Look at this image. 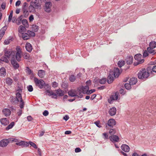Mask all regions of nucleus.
Returning <instances> with one entry per match:
<instances>
[{"mask_svg": "<svg viewBox=\"0 0 156 156\" xmlns=\"http://www.w3.org/2000/svg\"><path fill=\"white\" fill-rule=\"evenodd\" d=\"M56 93H55L52 91H50L49 90H46V94L49 96H51V98H53L57 99L58 96L61 97L64 95L65 92L64 91L60 89H58L55 90Z\"/></svg>", "mask_w": 156, "mask_h": 156, "instance_id": "f257e3e1", "label": "nucleus"}, {"mask_svg": "<svg viewBox=\"0 0 156 156\" xmlns=\"http://www.w3.org/2000/svg\"><path fill=\"white\" fill-rule=\"evenodd\" d=\"M150 73V72L146 71L145 69H142L138 73V77L139 79L144 80L149 76Z\"/></svg>", "mask_w": 156, "mask_h": 156, "instance_id": "f03ea898", "label": "nucleus"}, {"mask_svg": "<svg viewBox=\"0 0 156 156\" xmlns=\"http://www.w3.org/2000/svg\"><path fill=\"white\" fill-rule=\"evenodd\" d=\"M34 82L36 86L39 87L40 88H42L45 84L44 81L42 80H38L36 77L34 78Z\"/></svg>", "mask_w": 156, "mask_h": 156, "instance_id": "7ed1b4c3", "label": "nucleus"}, {"mask_svg": "<svg viewBox=\"0 0 156 156\" xmlns=\"http://www.w3.org/2000/svg\"><path fill=\"white\" fill-rule=\"evenodd\" d=\"M116 122L115 120L113 119H111L108 120V122L105 124V127L107 129H109L108 127L112 128L114 126L116 125Z\"/></svg>", "mask_w": 156, "mask_h": 156, "instance_id": "20e7f679", "label": "nucleus"}, {"mask_svg": "<svg viewBox=\"0 0 156 156\" xmlns=\"http://www.w3.org/2000/svg\"><path fill=\"white\" fill-rule=\"evenodd\" d=\"M142 55L140 54H137L134 56V58L135 60L137 61V64L135 65H137L143 63L144 62V59H141Z\"/></svg>", "mask_w": 156, "mask_h": 156, "instance_id": "39448f33", "label": "nucleus"}, {"mask_svg": "<svg viewBox=\"0 0 156 156\" xmlns=\"http://www.w3.org/2000/svg\"><path fill=\"white\" fill-rule=\"evenodd\" d=\"M9 142V138L3 139L0 142V146L3 147H6Z\"/></svg>", "mask_w": 156, "mask_h": 156, "instance_id": "423d86ee", "label": "nucleus"}, {"mask_svg": "<svg viewBox=\"0 0 156 156\" xmlns=\"http://www.w3.org/2000/svg\"><path fill=\"white\" fill-rule=\"evenodd\" d=\"M114 75L113 72H110L108 77L107 82L108 83H111L114 80Z\"/></svg>", "mask_w": 156, "mask_h": 156, "instance_id": "0eeeda50", "label": "nucleus"}, {"mask_svg": "<svg viewBox=\"0 0 156 156\" xmlns=\"http://www.w3.org/2000/svg\"><path fill=\"white\" fill-rule=\"evenodd\" d=\"M109 139L113 143L118 142L119 140V137L116 135L110 136L109 137Z\"/></svg>", "mask_w": 156, "mask_h": 156, "instance_id": "6e6552de", "label": "nucleus"}, {"mask_svg": "<svg viewBox=\"0 0 156 156\" xmlns=\"http://www.w3.org/2000/svg\"><path fill=\"white\" fill-rule=\"evenodd\" d=\"M51 3L50 2H46L45 3L44 7L45 11L49 12L51 10Z\"/></svg>", "mask_w": 156, "mask_h": 156, "instance_id": "1a4fd4ad", "label": "nucleus"}, {"mask_svg": "<svg viewBox=\"0 0 156 156\" xmlns=\"http://www.w3.org/2000/svg\"><path fill=\"white\" fill-rule=\"evenodd\" d=\"M147 71L151 73L152 72L156 73V65L151 66L148 67L147 68Z\"/></svg>", "mask_w": 156, "mask_h": 156, "instance_id": "9d476101", "label": "nucleus"}, {"mask_svg": "<svg viewBox=\"0 0 156 156\" xmlns=\"http://www.w3.org/2000/svg\"><path fill=\"white\" fill-rule=\"evenodd\" d=\"M16 144L17 145L21 146L22 147H28L29 146V144L27 142L24 141H21L18 143H16Z\"/></svg>", "mask_w": 156, "mask_h": 156, "instance_id": "9b49d317", "label": "nucleus"}, {"mask_svg": "<svg viewBox=\"0 0 156 156\" xmlns=\"http://www.w3.org/2000/svg\"><path fill=\"white\" fill-rule=\"evenodd\" d=\"M11 63L15 69H17L19 67V64L15 59H12L11 61Z\"/></svg>", "mask_w": 156, "mask_h": 156, "instance_id": "f8f14e48", "label": "nucleus"}, {"mask_svg": "<svg viewBox=\"0 0 156 156\" xmlns=\"http://www.w3.org/2000/svg\"><path fill=\"white\" fill-rule=\"evenodd\" d=\"M121 71L120 72L119 68H115L114 69L113 74L115 77H118L120 74Z\"/></svg>", "mask_w": 156, "mask_h": 156, "instance_id": "ddd939ff", "label": "nucleus"}, {"mask_svg": "<svg viewBox=\"0 0 156 156\" xmlns=\"http://www.w3.org/2000/svg\"><path fill=\"white\" fill-rule=\"evenodd\" d=\"M4 55L7 58H9L12 55V52L9 50H5V54Z\"/></svg>", "mask_w": 156, "mask_h": 156, "instance_id": "4468645a", "label": "nucleus"}, {"mask_svg": "<svg viewBox=\"0 0 156 156\" xmlns=\"http://www.w3.org/2000/svg\"><path fill=\"white\" fill-rule=\"evenodd\" d=\"M68 95L71 97H74L77 96V94L75 90H71L68 92Z\"/></svg>", "mask_w": 156, "mask_h": 156, "instance_id": "2eb2a0df", "label": "nucleus"}, {"mask_svg": "<svg viewBox=\"0 0 156 156\" xmlns=\"http://www.w3.org/2000/svg\"><path fill=\"white\" fill-rule=\"evenodd\" d=\"M121 148L122 150L125 152H128L129 151L130 148L126 144L122 145Z\"/></svg>", "mask_w": 156, "mask_h": 156, "instance_id": "dca6fc26", "label": "nucleus"}, {"mask_svg": "<svg viewBox=\"0 0 156 156\" xmlns=\"http://www.w3.org/2000/svg\"><path fill=\"white\" fill-rule=\"evenodd\" d=\"M0 122L2 125L4 126L7 125L9 123V120L6 118L1 119H0Z\"/></svg>", "mask_w": 156, "mask_h": 156, "instance_id": "f3484780", "label": "nucleus"}, {"mask_svg": "<svg viewBox=\"0 0 156 156\" xmlns=\"http://www.w3.org/2000/svg\"><path fill=\"white\" fill-rule=\"evenodd\" d=\"M36 9H38L41 6V4L39 2V0H35L33 3V5Z\"/></svg>", "mask_w": 156, "mask_h": 156, "instance_id": "a211bd4d", "label": "nucleus"}, {"mask_svg": "<svg viewBox=\"0 0 156 156\" xmlns=\"http://www.w3.org/2000/svg\"><path fill=\"white\" fill-rule=\"evenodd\" d=\"M15 96H11L9 98L11 103L13 105H16L18 104L17 100L15 98Z\"/></svg>", "mask_w": 156, "mask_h": 156, "instance_id": "6ab92c4d", "label": "nucleus"}, {"mask_svg": "<svg viewBox=\"0 0 156 156\" xmlns=\"http://www.w3.org/2000/svg\"><path fill=\"white\" fill-rule=\"evenodd\" d=\"M25 48L27 51L30 52L32 50V45L29 43H27L25 45Z\"/></svg>", "mask_w": 156, "mask_h": 156, "instance_id": "aec40b11", "label": "nucleus"}, {"mask_svg": "<svg viewBox=\"0 0 156 156\" xmlns=\"http://www.w3.org/2000/svg\"><path fill=\"white\" fill-rule=\"evenodd\" d=\"M116 111V108L115 107H112L109 109V113L111 116H113L115 114Z\"/></svg>", "mask_w": 156, "mask_h": 156, "instance_id": "412c9836", "label": "nucleus"}, {"mask_svg": "<svg viewBox=\"0 0 156 156\" xmlns=\"http://www.w3.org/2000/svg\"><path fill=\"white\" fill-rule=\"evenodd\" d=\"M45 75V71L43 70H39L38 72V75L41 78L44 77Z\"/></svg>", "mask_w": 156, "mask_h": 156, "instance_id": "4be33fe9", "label": "nucleus"}, {"mask_svg": "<svg viewBox=\"0 0 156 156\" xmlns=\"http://www.w3.org/2000/svg\"><path fill=\"white\" fill-rule=\"evenodd\" d=\"M2 112L5 116H8L11 114V111L8 108L4 109L2 110Z\"/></svg>", "mask_w": 156, "mask_h": 156, "instance_id": "5701e85b", "label": "nucleus"}, {"mask_svg": "<svg viewBox=\"0 0 156 156\" xmlns=\"http://www.w3.org/2000/svg\"><path fill=\"white\" fill-rule=\"evenodd\" d=\"M133 58L132 56H128L126 58V63L127 64L130 65L133 63Z\"/></svg>", "mask_w": 156, "mask_h": 156, "instance_id": "b1692460", "label": "nucleus"}, {"mask_svg": "<svg viewBox=\"0 0 156 156\" xmlns=\"http://www.w3.org/2000/svg\"><path fill=\"white\" fill-rule=\"evenodd\" d=\"M16 96L15 97V98L17 100V102L19 103V102L22 100V96L21 94L19 92H17L16 94Z\"/></svg>", "mask_w": 156, "mask_h": 156, "instance_id": "393cba45", "label": "nucleus"}, {"mask_svg": "<svg viewBox=\"0 0 156 156\" xmlns=\"http://www.w3.org/2000/svg\"><path fill=\"white\" fill-rule=\"evenodd\" d=\"M89 89V87L87 85H86L84 87L82 86L80 88V91H81V92H82V93L84 94V92H86L87 91H88Z\"/></svg>", "mask_w": 156, "mask_h": 156, "instance_id": "a878e982", "label": "nucleus"}, {"mask_svg": "<svg viewBox=\"0 0 156 156\" xmlns=\"http://www.w3.org/2000/svg\"><path fill=\"white\" fill-rule=\"evenodd\" d=\"M6 75V70L4 67L0 69V76H5Z\"/></svg>", "mask_w": 156, "mask_h": 156, "instance_id": "bb28decb", "label": "nucleus"}, {"mask_svg": "<svg viewBox=\"0 0 156 156\" xmlns=\"http://www.w3.org/2000/svg\"><path fill=\"white\" fill-rule=\"evenodd\" d=\"M21 53H20L18 52L16 53L15 57L17 61L18 62L21 61Z\"/></svg>", "mask_w": 156, "mask_h": 156, "instance_id": "cd10ccee", "label": "nucleus"}, {"mask_svg": "<svg viewBox=\"0 0 156 156\" xmlns=\"http://www.w3.org/2000/svg\"><path fill=\"white\" fill-rule=\"evenodd\" d=\"M137 82V79L135 77H133L130 79L129 83L132 85L135 84Z\"/></svg>", "mask_w": 156, "mask_h": 156, "instance_id": "c85d7f7f", "label": "nucleus"}, {"mask_svg": "<svg viewBox=\"0 0 156 156\" xmlns=\"http://www.w3.org/2000/svg\"><path fill=\"white\" fill-rule=\"evenodd\" d=\"M22 37L24 40H28L30 38L29 35L27 33H22Z\"/></svg>", "mask_w": 156, "mask_h": 156, "instance_id": "c756f323", "label": "nucleus"}, {"mask_svg": "<svg viewBox=\"0 0 156 156\" xmlns=\"http://www.w3.org/2000/svg\"><path fill=\"white\" fill-rule=\"evenodd\" d=\"M118 95L119 93L116 92L114 95L112 96V97L110 98L112 100H116L118 99Z\"/></svg>", "mask_w": 156, "mask_h": 156, "instance_id": "7c9ffc66", "label": "nucleus"}, {"mask_svg": "<svg viewBox=\"0 0 156 156\" xmlns=\"http://www.w3.org/2000/svg\"><path fill=\"white\" fill-rule=\"evenodd\" d=\"M25 27H24L22 25L20 26L18 29L19 32L20 33H21L22 32L25 31L26 30V29Z\"/></svg>", "mask_w": 156, "mask_h": 156, "instance_id": "2f4dec72", "label": "nucleus"}, {"mask_svg": "<svg viewBox=\"0 0 156 156\" xmlns=\"http://www.w3.org/2000/svg\"><path fill=\"white\" fill-rule=\"evenodd\" d=\"M22 15L20 16L16 20V23L17 25H20L22 23Z\"/></svg>", "mask_w": 156, "mask_h": 156, "instance_id": "473e14b6", "label": "nucleus"}, {"mask_svg": "<svg viewBox=\"0 0 156 156\" xmlns=\"http://www.w3.org/2000/svg\"><path fill=\"white\" fill-rule=\"evenodd\" d=\"M6 82L8 85H11L12 83L13 80L10 77H8L6 79Z\"/></svg>", "mask_w": 156, "mask_h": 156, "instance_id": "72a5a7b5", "label": "nucleus"}, {"mask_svg": "<svg viewBox=\"0 0 156 156\" xmlns=\"http://www.w3.org/2000/svg\"><path fill=\"white\" fill-rule=\"evenodd\" d=\"M23 58L26 59L28 60L30 59V56L29 53H23L22 54Z\"/></svg>", "mask_w": 156, "mask_h": 156, "instance_id": "f704fd0d", "label": "nucleus"}, {"mask_svg": "<svg viewBox=\"0 0 156 156\" xmlns=\"http://www.w3.org/2000/svg\"><path fill=\"white\" fill-rule=\"evenodd\" d=\"M22 23L25 27H28L29 25L28 21L26 19H23L22 21Z\"/></svg>", "mask_w": 156, "mask_h": 156, "instance_id": "c9c22d12", "label": "nucleus"}, {"mask_svg": "<svg viewBox=\"0 0 156 156\" xmlns=\"http://www.w3.org/2000/svg\"><path fill=\"white\" fill-rule=\"evenodd\" d=\"M29 11L30 12H35V9H36L34 8V6L31 4L30 5L29 7Z\"/></svg>", "mask_w": 156, "mask_h": 156, "instance_id": "e433bc0d", "label": "nucleus"}, {"mask_svg": "<svg viewBox=\"0 0 156 156\" xmlns=\"http://www.w3.org/2000/svg\"><path fill=\"white\" fill-rule=\"evenodd\" d=\"M15 124V122H11L6 128L5 129L6 130H8L9 129H11L14 126Z\"/></svg>", "mask_w": 156, "mask_h": 156, "instance_id": "4c0bfd02", "label": "nucleus"}, {"mask_svg": "<svg viewBox=\"0 0 156 156\" xmlns=\"http://www.w3.org/2000/svg\"><path fill=\"white\" fill-rule=\"evenodd\" d=\"M22 10L23 13L24 17L25 18L27 17L29 14V12L27 10V9H23Z\"/></svg>", "mask_w": 156, "mask_h": 156, "instance_id": "58836bf2", "label": "nucleus"}, {"mask_svg": "<svg viewBox=\"0 0 156 156\" xmlns=\"http://www.w3.org/2000/svg\"><path fill=\"white\" fill-rule=\"evenodd\" d=\"M27 33L29 35L30 38V37H34L35 35V34L34 32L29 30L27 31Z\"/></svg>", "mask_w": 156, "mask_h": 156, "instance_id": "ea45409f", "label": "nucleus"}, {"mask_svg": "<svg viewBox=\"0 0 156 156\" xmlns=\"http://www.w3.org/2000/svg\"><path fill=\"white\" fill-rule=\"evenodd\" d=\"M149 46L152 48H154L156 47V42L155 41H151L150 43Z\"/></svg>", "mask_w": 156, "mask_h": 156, "instance_id": "a19ab883", "label": "nucleus"}, {"mask_svg": "<svg viewBox=\"0 0 156 156\" xmlns=\"http://www.w3.org/2000/svg\"><path fill=\"white\" fill-rule=\"evenodd\" d=\"M32 30L34 32H37L39 29V27L36 25H33L32 26Z\"/></svg>", "mask_w": 156, "mask_h": 156, "instance_id": "79ce46f5", "label": "nucleus"}, {"mask_svg": "<svg viewBox=\"0 0 156 156\" xmlns=\"http://www.w3.org/2000/svg\"><path fill=\"white\" fill-rule=\"evenodd\" d=\"M125 62L124 61L120 60L118 62V66L121 68L125 64Z\"/></svg>", "mask_w": 156, "mask_h": 156, "instance_id": "37998d69", "label": "nucleus"}, {"mask_svg": "<svg viewBox=\"0 0 156 156\" xmlns=\"http://www.w3.org/2000/svg\"><path fill=\"white\" fill-rule=\"evenodd\" d=\"M20 107L21 108H23L24 106V102L23 100L22 99L20 100Z\"/></svg>", "mask_w": 156, "mask_h": 156, "instance_id": "c03bdc74", "label": "nucleus"}, {"mask_svg": "<svg viewBox=\"0 0 156 156\" xmlns=\"http://www.w3.org/2000/svg\"><path fill=\"white\" fill-rule=\"evenodd\" d=\"M26 73L28 75H30L33 73L32 71L29 67H27L26 68Z\"/></svg>", "mask_w": 156, "mask_h": 156, "instance_id": "a18cd8bd", "label": "nucleus"}, {"mask_svg": "<svg viewBox=\"0 0 156 156\" xmlns=\"http://www.w3.org/2000/svg\"><path fill=\"white\" fill-rule=\"evenodd\" d=\"M107 81V79L106 78H103L99 80V83L101 84H104Z\"/></svg>", "mask_w": 156, "mask_h": 156, "instance_id": "49530a36", "label": "nucleus"}, {"mask_svg": "<svg viewBox=\"0 0 156 156\" xmlns=\"http://www.w3.org/2000/svg\"><path fill=\"white\" fill-rule=\"evenodd\" d=\"M153 48L151 47H148L147 48V50L149 53L152 54L154 53L155 51L153 50Z\"/></svg>", "mask_w": 156, "mask_h": 156, "instance_id": "de8ad7c7", "label": "nucleus"}, {"mask_svg": "<svg viewBox=\"0 0 156 156\" xmlns=\"http://www.w3.org/2000/svg\"><path fill=\"white\" fill-rule=\"evenodd\" d=\"M0 59L1 61L5 62L6 63H8L9 62L7 58V57H6L5 56H2V57Z\"/></svg>", "mask_w": 156, "mask_h": 156, "instance_id": "09e8293b", "label": "nucleus"}, {"mask_svg": "<svg viewBox=\"0 0 156 156\" xmlns=\"http://www.w3.org/2000/svg\"><path fill=\"white\" fill-rule=\"evenodd\" d=\"M116 133V130L115 129H110L109 133L110 135H113Z\"/></svg>", "mask_w": 156, "mask_h": 156, "instance_id": "8fccbe9b", "label": "nucleus"}, {"mask_svg": "<svg viewBox=\"0 0 156 156\" xmlns=\"http://www.w3.org/2000/svg\"><path fill=\"white\" fill-rule=\"evenodd\" d=\"M76 79V77L73 75H71L69 76V80L71 82H74Z\"/></svg>", "mask_w": 156, "mask_h": 156, "instance_id": "3c124183", "label": "nucleus"}, {"mask_svg": "<svg viewBox=\"0 0 156 156\" xmlns=\"http://www.w3.org/2000/svg\"><path fill=\"white\" fill-rule=\"evenodd\" d=\"M9 142H16L18 143L19 142V140L16 139L14 138H9Z\"/></svg>", "mask_w": 156, "mask_h": 156, "instance_id": "603ef678", "label": "nucleus"}, {"mask_svg": "<svg viewBox=\"0 0 156 156\" xmlns=\"http://www.w3.org/2000/svg\"><path fill=\"white\" fill-rule=\"evenodd\" d=\"M132 84H131L130 83H126L125 84V88L127 90L130 89L131 88V85Z\"/></svg>", "mask_w": 156, "mask_h": 156, "instance_id": "864d4df0", "label": "nucleus"}, {"mask_svg": "<svg viewBox=\"0 0 156 156\" xmlns=\"http://www.w3.org/2000/svg\"><path fill=\"white\" fill-rule=\"evenodd\" d=\"M95 91V90L92 89L90 90H88V91H87L86 92H84V94H90L93 93V92Z\"/></svg>", "mask_w": 156, "mask_h": 156, "instance_id": "5fc2aeb1", "label": "nucleus"}, {"mask_svg": "<svg viewBox=\"0 0 156 156\" xmlns=\"http://www.w3.org/2000/svg\"><path fill=\"white\" fill-rule=\"evenodd\" d=\"M28 143V144H29V145L30 144L31 146H32L34 148L36 149L37 148V146L34 143L31 141H29V143Z\"/></svg>", "mask_w": 156, "mask_h": 156, "instance_id": "6e6d98bb", "label": "nucleus"}, {"mask_svg": "<svg viewBox=\"0 0 156 156\" xmlns=\"http://www.w3.org/2000/svg\"><path fill=\"white\" fill-rule=\"evenodd\" d=\"M12 14H13V11L12 10L10 12V14L9 15V16L8 22H10L12 20Z\"/></svg>", "mask_w": 156, "mask_h": 156, "instance_id": "4d7b16f0", "label": "nucleus"}, {"mask_svg": "<svg viewBox=\"0 0 156 156\" xmlns=\"http://www.w3.org/2000/svg\"><path fill=\"white\" fill-rule=\"evenodd\" d=\"M78 92L79 93V94H77V96H77L78 97L80 98H82L83 95L82 94V92H81V91H80V89L79 90Z\"/></svg>", "mask_w": 156, "mask_h": 156, "instance_id": "13d9d810", "label": "nucleus"}, {"mask_svg": "<svg viewBox=\"0 0 156 156\" xmlns=\"http://www.w3.org/2000/svg\"><path fill=\"white\" fill-rule=\"evenodd\" d=\"M27 89L29 91L31 92L33 91V88L32 85H29L27 87Z\"/></svg>", "mask_w": 156, "mask_h": 156, "instance_id": "bf43d9fd", "label": "nucleus"}, {"mask_svg": "<svg viewBox=\"0 0 156 156\" xmlns=\"http://www.w3.org/2000/svg\"><path fill=\"white\" fill-rule=\"evenodd\" d=\"M16 52H18L20 53H22V49L19 46H17L16 47Z\"/></svg>", "mask_w": 156, "mask_h": 156, "instance_id": "052dcab7", "label": "nucleus"}, {"mask_svg": "<svg viewBox=\"0 0 156 156\" xmlns=\"http://www.w3.org/2000/svg\"><path fill=\"white\" fill-rule=\"evenodd\" d=\"M27 5H28L27 3L26 2H25L23 4V5L22 6V10L26 9H27Z\"/></svg>", "mask_w": 156, "mask_h": 156, "instance_id": "680f3d73", "label": "nucleus"}, {"mask_svg": "<svg viewBox=\"0 0 156 156\" xmlns=\"http://www.w3.org/2000/svg\"><path fill=\"white\" fill-rule=\"evenodd\" d=\"M58 86V83L55 82H54L52 83V87L55 88L57 87Z\"/></svg>", "mask_w": 156, "mask_h": 156, "instance_id": "e2e57ef3", "label": "nucleus"}, {"mask_svg": "<svg viewBox=\"0 0 156 156\" xmlns=\"http://www.w3.org/2000/svg\"><path fill=\"white\" fill-rule=\"evenodd\" d=\"M148 53L147 51L146 50H145L143 53V57H145L148 56Z\"/></svg>", "mask_w": 156, "mask_h": 156, "instance_id": "0e129e2a", "label": "nucleus"}, {"mask_svg": "<svg viewBox=\"0 0 156 156\" xmlns=\"http://www.w3.org/2000/svg\"><path fill=\"white\" fill-rule=\"evenodd\" d=\"M6 7V4L5 3L3 2L1 5V7L3 9H4Z\"/></svg>", "mask_w": 156, "mask_h": 156, "instance_id": "69168bd1", "label": "nucleus"}, {"mask_svg": "<svg viewBox=\"0 0 156 156\" xmlns=\"http://www.w3.org/2000/svg\"><path fill=\"white\" fill-rule=\"evenodd\" d=\"M96 126L99 128H100L101 127V124L100 122H98L96 121L94 123Z\"/></svg>", "mask_w": 156, "mask_h": 156, "instance_id": "338daca9", "label": "nucleus"}, {"mask_svg": "<svg viewBox=\"0 0 156 156\" xmlns=\"http://www.w3.org/2000/svg\"><path fill=\"white\" fill-rule=\"evenodd\" d=\"M48 112L47 110L44 111L43 113V114L45 116H46L48 115Z\"/></svg>", "mask_w": 156, "mask_h": 156, "instance_id": "774afa93", "label": "nucleus"}]
</instances>
